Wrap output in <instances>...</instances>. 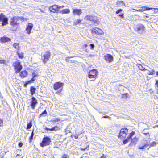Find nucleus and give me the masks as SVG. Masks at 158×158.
I'll list each match as a JSON object with an SVG mask.
<instances>
[{
    "label": "nucleus",
    "instance_id": "7ed1b4c3",
    "mask_svg": "<svg viewBox=\"0 0 158 158\" xmlns=\"http://www.w3.org/2000/svg\"><path fill=\"white\" fill-rule=\"evenodd\" d=\"M64 84L60 81L56 82L54 84L53 88L55 90L59 91L56 92V94H60V92L63 89V86Z\"/></svg>",
    "mask_w": 158,
    "mask_h": 158
},
{
    "label": "nucleus",
    "instance_id": "f3484780",
    "mask_svg": "<svg viewBox=\"0 0 158 158\" xmlns=\"http://www.w3.org/2000/svg\"><path fill=\"white\" fill-rule=\"evenodd\" d=\"M145 27L142 24H139L138 25L135 29V30L137 32H139L141 31L142 32L144 31Z\"/></svg>",
    "mask_w": 158,
    "mask_h": 158
},
{
    "label": "nucleus",
    "instance_id": "bf43d9fd",
    "mask_svg": "<svg viewBox=\"0 0 158 158\" xmlns=\"http://www.w3.org/2000/svg\"><path fill=\"white\" fill-rule=\"evenodd\" d=\"M34 130H33L32 132V133H31V136H32L33 137V136H34Z\"/></svg>",
    "mask_w": 158,
    "mask_h": 158
},
{
    "label": "nucleus",
    "instance_id": "3c124183",
    "mask_svg": "<svg viewBox=\"0 0 158 158\" xmlns=\"http://www.w3.org/2000/svg\"><path fill=\"white\" fill-rule=\"evenodd\" d=\"M100 158H107V157L104 154H103Z\"/></svg>",
    "mask_w": 158,
    "mask_h": 158
},
{
    "label": "nucleus",
    "instance_id": "e2e57ef3",
    "mask_svg": "<svg viewBox=\"0 0 158 158\" xmlns=\"http://www.w3.org/2000/svg\"><path fill=\"white\" fill-rule=\"evenodd\" d=\"M156 75L158 76V71L156 72Z\"/></svg>",
    "mask_w": 158,
    "mask_h": 158
},
{
    "label": "nucleus",
    "instance_id": "aec40b11",
    "mask_svg": "<svg viewBox=\"0 0 158 158\" xmlns=\"http://www.w3.org/2000/svg\"><path fill=\"white\" fill-rule=\"evenodd\" d=\"M60 128L58 127L57 126H56L53 127L52 128H48L47 127H45L44 128V129L46 131H56L59 130H60Z\"/></svg>",
    "mask_w": 158,
    "mask_h": 158
},
{
    "label": "nucleus",
    "instance_id": "cd10ccee",
    "mask_svg": "<svg viewBox=\"0 0 158 158\" xmlns=\"http://www.w3.org/2000/svg\"><path fill=\"white\" fill-rule=\"evenodd\" d=\"M81 22V20L80 19H77L73 23V25H77L79 24H81L82 23Z\"/></svg>",
    "mask_w": 158,
    "mask_h": 158
},
{
    "label": "nucleus",
    "instance_id": "bb28decb",
    "mask_svg": "<svg viewBox=\"0 0 158 158\" xmlns=\"http://www.w3.org/2000/svg\"><path fill=\"white\" fill-rule=\"evenodd\" d=\"M13 46L15 48L18 50H19L20 49V47L19 43H14L13 44Z\"/></svg>",
    "mask_w": 158,
    "mask_h": 158
},
{
    "label": "nucleus",
    "instance_id": "ea45409f",
    "mask_svg": "<svg viewBox=\"0 0 158 158\" xmlns=\"http://www.w3.org/2000/svg\"><path fill=\"white\" fill-rule=\"evenodd\" d=\"M3 125V122L2 119L0 118V126L2 127Z\"/></svg>",
    "mask_w": 158,
    "mask_h": 158
},
{
    "label": "nucleus",
    "instance_id": "a878e982",
    "mask_svg": "<svg viewBox=\"0 0 158 158\" xmlns=\"http://www.w3.org/2000/svg\"><path fill=\"white\" fill-rule=\"evenodd\" d=\"M135 131H132L127 136V138H128L130 140H131L132 139V137L135 134Z\"/></svg>",
    "mask_w": 158,
    "mask_h": 158
},
{
    "label": "nucleus",
    "instance_id": "37998d69",
    "mask_svg": "<svg viewBox=\"0 0 158 158\" xmlns=\"http://www.w3.org/2000/svg\"><path fill=\"white\" fill-rule=\"evenodd\" d=\"M62 158H69V157L67 154H64L62 156Z\"/></svg>",
    "mask_w": 158,
    "mask_h": 158
},
{
    "label": "nucleus",
    "instance_id": "680f3d73",
    "mask_svg": "<svg viewBox=\"0 0 158 158\" xmlns=\"http://www.w3.org/2000/svg\"><path fill=\"white\" fill-rule=\"evenodd\" d=\"M148 15H144V18H148Z\"/></svg>",
    "mask_w": 158,
    "mask_h": 158
},
{
    "label": "nucleus",
    "instance_id": "79ce46f5",
    "mask_svg": "<svg viewBox=\"0 0 158 158\" xmlns=\"http://www.w3.org/2000/svg\"><path fill=\"white\" fill-rule=\"evenodd\" d=\"M89 148V145H88L86 148H81V150L82 151H84L85 150L87 149V150H88Z\"/></svg>",
    "mask_w": 158,
    "mask_h": 158
},
{
    "label": "nucleus",
    "instance_id": "49530a36",
    "mask_svg": "<svg viewBox=\"0 0 158 158\" xmlns=\"http://www.w3.org/2000/svg\"><path fill=\"white\" fill-rule=\"evenodd\" d=\"M118 15H119V16H120L121 18H124L123 13H121V14H119Z\"/></svg>",
    "mask_w": 158,
    "mask_h": 158
},
{
    "label": "nucleus",
    "instance_id": "c756f323",
    "mask_svg": "<svg viewBox=\"0 0 158 158\" xmlns=\"http://www.w3.org/2000/svg\"><path fill=\"white\" fill-rule=\"evenodd\" d=\"M153 9V8H149V7H147V6L142 7V8H141L142 10H143L142 12L146 10H152Z\"/></svg>",
    "mask_w": 158,
    "mask_h": 158
},
{
    "label": "nucleus",
    "instance_id": "f704fd0d",
    "mask_svg": "<svg viewBox=\"0 0 158 158\" xmlns=\"http://www.w3.org/2000/svg\"><path fill=\"white\" fill-rule=\"evenodd\" d=\"M155 87L157 90V94H158V79L155 80Z\"/></svg>",
    "mask_w": 158,
    "mask_h": 158
},
{
    "label": "nucleus",
    "instance_id": "2eb2a0df",
    "mask_svg": "<svg viewBox=\"0 0 158 158\" xmlns=\"http://www.w3.org/2000/svg\"><path fill=\"white\" fill-rule=\"evenodd\" d=\"M19 73V76L21 79H23L27 77L28 75V72L26 70L21 71Z\"/></svg>",
    "mask_w": 158,
    "mask_h": 158
},
{
    "label": "nucleus",
    "instance_id": "13d9d810",
    "mask_svg": "<svg viewBox=\"0 0 158 158\" xmlns=\"http://www.w3.org/2000/svg\"><path fill=\"white\" fill-rule=\"evenodd\" d=\"M143 134H144L145 135H147V136L148 135V136H149V133L148 132H147V133H143Z\"/></svg>",
    "mask_w": 158,
    "mask_h": 158
},
{
    "label": "nucleus",
    "instance_id": "603ef678",
    "mask_svg": "<svg viewBox=\"0 0 158 158\" xmlns=\"http://www.w3.org/2000/svg\"><path fill=\"white\" fill-rule=\"evenodd\" d=\"M3 14H1L0 15V22L2 20V16H3Z\"/></svg>",
    "mask_w": 158,
    "mask_h": 158
},
{
    "label": "nucleus",
    "instance_id": "423d86ee",
    "mask_svg": "<svg viewBox=\"0 0 158 158\" xmlns=\"http://www.w3.org/2000/svg\"><path fill=\"white\" fill-rule=\"evenodd\" d=\"M20 18L22 20L24 19V18L23 17H20L19 16H14L11 17L10 19V25L13 26L18 25L19 23L18 22V21Z\"/></svg>",
    "mask_w": 158,
    "mask_h": 158
},
{
    "label": "nucleus",
    "instance_id": "052dcab7",
    "mask_svg": "<svg viewBox=\"0 0 158 158\" xmlns=\"http://www.w3.org/2000/svg\"><path fill=\"white\" fill-rule=\"evenodd\" d=\"M27 83H28V84H29V83H31L32 82L30 80H29V81H27Z\"/></svg>",
    "mask_w": 158,
    "mask_h": 158
},
{
    "label": "nucleus",
    "instance_id": "ddd939ff",
    "mask_svg": "<svg viewBox=\"0 0 158 158\" xmlns=\"http://www.w3.org/2000/svg\"><path fill=\"white\" fill-rule=\"evenodd\" d=\"M33 27V24L31 23H28L27 26L25 29L27 33L28 34H30L31 32V31Z\"/></svg>",
    "mask_w": 158,
    "mask_h": 158
},
{
    "label": "nucleus",
    "instance_id": "1a4fd4ad",
    "mask_svg": "<svg viewBox=\"0 0 158 158\" xmlns=\"http://www.w3.org/2000/svg\"><path fill=\"white\" fill-rule=\"evenodd\" d=\"M98 72L96 69H93L91 70L89 72L88 77L89 78H96L98 75Z\"/></svg>",
    "mask_w": 158,
    "mask_h": 158
},
{
    "label": "nucleus",
    "instance_id": "f03ea898",
    "mask_svg": "<svg viewBox=\"0 0 158 158\" xmlns=\"http://www.w3.org/2000/svg\"><path fill=\"white\" fill-rule=\"evenodd\" d=\"M84 19L86 20L90 21L94 25H98L100 23L99 20L97 17L95 16L87 15L85 17Z\"/></svg>",
    "mask_w": 158,
    "mask_h": 158
},
{
    "label": "nucleus",
    "instance_id": "9b49d317",
    "mask_svg": "<svg viewBox=\"0 0 158 158\" xmlns=\"http://www.w3.org/2000/svg\"><path fill=\"white\" fill-rule=\"evenodd\" d=\"M104 57L105 60L108 63H110L113 61V57L110 54H106L104 56Z\"/></svg>",
    "mask_w": 158,
    "mask_h": 158
},
{
    "label": "nucleus",
    "instance_id": "393cba45",
    "mask_svg": "<svg viewBox=\"0 0 158 158\" xmlns=\"http://www.w3.org/2000/svg\"><path fill=\"white\" fill-rule=\"evenodd\" d=\"M137 67L141 71H145L146 69L144 68L143 65L140 64H137Z\"/></svg>",
    "mask_w": 158,
    "mask_h": 158
},
{
    "label": "nucleus",
    "instance_id": "c9c22d12",
    "mask_svg": "<svg viewBox=\"0 0 158 158\" xmlns=\"http://www.w3.org/2000/svg\"><path fill=\"white\" fill-rule=\"evenodd\" d=\"M130 140V139H129L127 137L126 139L123 141V144H127V143H128V142Z\"/></svg>",
    "mask_w": 158,
    "mask_h": 158
},
{
    "label": "nucleus",
    "instance_id": "4d7b16f0",
    "mask_svg": "<svg viewBox=\"0 0 158 158\" xmlns=\"http://www.w3.org/2000/svg\"><path fill=\"white\" fill-rule=\"evenodd\" d=\"M35 78H33V77H32V78L31 79V80H30L32 82H33L35 80V79H34Z\"/></svg>",
    "mask_w": 158,
    "mask_h": 158
},
{
    "label": "nucleus",
    "instance_id": "338daca9",
    "mask_svg": "<svg viewBox=\"0 0 158 158\" xmlns=\"http://www.w3.org/2000/svg\"><path fill=\"white\" fill-rule=\"evenodd\" d=\"M120 2H121V3H122V2H123V1H120Z\"/></svg>",
    "mask_w": 158,
    "mask_h": 158
},
{
    "label": "nucleus",
    "instance_id": "58836bf2",
    "mask_svg": "<svg viewBox=\"0 0 158 158\" xmlns=\"http://www.w3.org/2000/svg\"><path fill=\"white\" fill-rule=\"evenodd\" d=\"M32 77L33 78H35V77H37L38 75L37 74H36L34 72H33L32 73Z\"/></svg>",
    "mask_w": 158,
    "mask_h": 158
},
{
    "label": "nucleus",
    "instance_id": "20e7f679",
    "mask_svg": "<svg viewBox=\"0 0 158 158\" xmlns=\"http://www.w3.org/2000/svg\"><path fill=\"white\" fill-rule=\"evenodd\" d=\"M51 142V139L49 137H44L42 139V142L40 143V146L42 147L50 145Z\"/></svg>",
    "mask_w": 158,
    "mask_h": 158
},
{
    "label": "nucleus",
    "instance_id": "c03bdc74",
    "mask_svg": "<svg viewBox=\"0 0 158 158\" xmlns=\"http://www.w3.org/2000/svg\"><path fill=\"white\" fill-rule=\"evenodd\" d=\"M33 136H30V138H29V142L30 143H31L32 140H33Z\"/></svg>",
    "mask_w": 158,
    "mask_h": 158
},
{
    "label": "nucleus",
    "instance_id": "e433bc0d",
    "mask_svg": "<svg viewBox=\"0 0 158 158\" xmlns=\"http://www.w3.org/2000/svg\"><path fill=\"white\" fill-rule=\"evenodd\" d=\"M0 64H4L6 65H7L6 61L4 60H0Z\"/></svg>",
    "mask_w": 158,
    "mask_h": 158
},
{
    "label": "nucleus",
    "instance_id": "6e6552de",
    "mask_svg": "<svg viewBox=\"0 0 158 158\" xmlns=\"http://www.w3.org/2000/svg\"><path fill=\"white\" fill-rule=\"evenodd\" d=\"M92 34L97 35H103L104 33L103 31L101 29L98 27H94L90 30Z\"/></svg>",
    "mask_w": 158,
    "mask_h": 158
},
{
    "label": "nucleus",
    "instance_id": "473e14b6",
    "mask_svg": "<svg viewBox=\"0 0 158 158\" xmlns=\"http://www.w3.org/2000/svg\"><path fill=\"white\" fill-rule=\"evenodd\" d=\"M60 121V119L59 118H56L54 120H51L50 121L52 122L53 124H55L56 122Z\"/></svg>",
    "mask_w": 158,
    "mask_h": 158
},
{
    "label": "nucleus",
    "instance_id": "6e6d98bb",
    "mask_svg": "<svg viewBox=\"0 0 158 158\" xmlns=\"http://www.w3.org/2000/svg\"><path fill=\"white\" fill-rule=\"evenodd\" d=\"M64 6L63 5L61 6H58L59 10L61 8H64Z\"/></svg>",
    "mask_w": 158,
    "mask_h": 158
},
{
    "label": "nucleus",
    "instance_id": "4be33fe9",
    "mask_svg": "<svg viewBox=\"0 0 158 158\" xmlns=\"http://www.w3.org/2000/svg\"><path fill=\"white\" fill-rule=\"evenodd\" d=\"M59 12L62 14H68L70 12V10L69 9H64L61 10Z\"/></svg>",
    "mask_w": 158,
    "mask_h": 158
},
{
    "label": "nucleus",
    "instance_id": "2f4dec72",
    "mask_svg": "<svg viewBox=\"0 0 158 158\" xmlns=\"http://www.w3.org/2000/svg\"><path fill=\"white\" fill-rule=\"evenodd\" d=\"M157 144V143L155 142H153L152 143H150L149 145V146H148V147L147 148L148 150H149V148L151 147H153L155 146L156 144Z\"/></svg>",
    "mask_w": 158,
    "mask_h": 158
},
{
    "label": "nucleus",
    "instance_id": "f8f14e48",
    "mask_svg": "<svg viewBox=\"0 0 158 158\" xmlns=\"http://www.w3.org/2000/svg\"><path fill=\"white\" fill-rule=\"evenodd\" d=\"M37 103L38 102L36 99L34 97H32L31 98L30 102V106H31V108L32 109H34Z\"/></svg>",
    "mask_w": 158,
    "mask_h": 158
},
{
    "label": "nucleus",
    "instance_id": "864d4df0",
    "mask_svg": "<svg viewBox=\"0 0 158 158\" xmlns=\"http://www.w3.org/2000/svg\"><path fill=\"white\" fill-rule=\"evenodd\" d=\"M28 83H27V81L25 82L24 84V86L25 87H26L27 86V85L28 84Z\"/></svg>",
    "mask_w": 158,
    "mask_h": 158
},
{
    "label": "nucleus",
    "instance_id": "4c0bfd02",
    "mask_svg": "<svg viewBox=\"0 0 158 158\" xmlns=\"http://www.w3.org/2000/svg\"><path fill=\"white\" fill-rule=\"evenodd\" d=\"M131 142L133 143L134 142H137L138 140V138L135 136L133 139H132L131 140Z\"/></svg>",
    "mask_w": 158,
    "mask_h": 158
},
{
    "label": "nucleus",
    "instance_id": "a18cd8bd",
    "mask_svg": "<svg viewBox=\"0 0 158 158\" xmlns=\"http://www.w3.org/2000/svg\"><path fill=\"white\" fill-rule=\"evenodd\" d=\"M90 49L92 50H93L94 47V45L93 44H90Z\"/></svg>",
    "mask_w": 158,
    "mask_h": 158
},
{
    "label": "nucleus",
    "instance_id": "f257e3e1",
    "mask_svg": "<svg viewBox=\"0 0 158 158\" xmlns=\"http://www.w3.org/2000/svg\"><path fill=\"white\" fill-rule=\"evenodd\" d=\"M12 66L16 74L19 73L23 69V66L21 62L19 60L15 61L13 62Z\"/></svg>",
    "mask_w": 158,
    "mask_h": 158
},
{
    "label": "nucleus",
    "instance_id": "0e129e2a",
    "mask_svg": "<svg viewBox=\"0 0 158 158\" xmlns=\"http://www.w3.org/2000/svg\"><path fill=\"white\" fill-rule=\"evenodd\" d=\"M85 52H87V53H88V52H89V51H88L87 50V49H86V50H85Z\"/></svg>",
    "mask_w": 158,
    "mask_h": 158
},
{
    "label": "nucleus",
    "instance_id": "7c9ffc66",
    "mask_svg": "<svg viewBox=\"0 0 158 158\" xmlns=\"http://www.w3.org/2000/svg\"><path fill=\"white\" fill-rule=\"evenodd\" d=\"M47 114V112L46 110H45L44 111H43L39 115V118H40L42 117L44 115H44V116H46Z\"/></svg>",
    "mask_w": 158,
    "mask_h": 158
},
{
    "label": "nucleus",
    "instance_id": "5701e85b",
    "mask_svg": "<svg viewBox=\"0 0 158 158\" xmlns=\"http://www.w3.org/2000/svg\"><path fill=\"white\" fill-rule=\"evenodd\" d=\"M30 91L31 95L34 94L36 91V88L33 86H31L30 87Z\"/></svg>",
    "mask_w": 158,
    "mask_h": 158
},
{
    "label": "nucleus",
    "instance_id": "dca6fc26",
    "mask_svg": "<svg viewBox=\"0 0 158 158\" xmlns=\"http://www.w3.org/2000/svg\"><path fill=\"white\" fill-rule=\"evenodd\" d=\"M82 10L81 9H74L72 11L73 14L74 15L80 16L82 13Z\"/></svg>",
    "mask_w": 158,
    "mask_h": 158
},
{
    "label": "nucleus",
    "instance_id": "a19ab883",
    "mask_svg": "<svg viewBox=\"0 0 158 158\" xmlns=\"http://www.w3.org/2000/svg\"><path fill=\"white\" fill-rule=\"evenodd\" d=\"M122 11V9H118L117 10H116L115 12V13L116 14H118L120 12H121Z\"/></svg>",
    "mask_w": 158,
    "mask_h": 158
},
{
    "label": "nucleus",
    "instance_id": "a211bd4d",
    "mask_svg": "<svg viewBox=\"0 0 158 158\" xmlns=\"http://www.w3.org/2000/svg\"><path fill=\"white\" fill-rule=\"evenodd\" d=\"M3 16H2V26H3L6 25L8 24V18L5 16V15H3Z\"/></svg>",
    "mask_w": 158,
    "mask_h": 158
},
{
    "label": "nucleus",
    "instance_id": "de8ad7c7",
    "mask_svg": "<svg viewBox=\"0 0 158 158\" xmlns=\"http://www.w3.org/2000/svg\"><path fill=\"white\" fill-rule=\"evenodd\" d=\"M133 10H134L135 11H139V12H142V10L141 9H138V10H137V9H133Z\"/></svg>",
    "mask_w": 158,
    "mask_h": 158
},
{
    "label": "nucleus",
    "instance_id": "72a5a7b5",
    "mask_svg": "<svg viewBox=\"0 0 158 158\" xmlns=\"http://www.w3.org/2000/svg\"><path fill=\"white\" fill-rule=\"evenodd\" d=\"M32 126V121H31L27 125V129H29L31 128Z\"/></svg>",
    "mask_w": 158,
    "mask_h": 158
},
{
    "label": "nucleus",
    "instance_id": "412c9836",
    "mask_svg": "<svg viewBox=\"0 0 158 158\" xmlns=\"http://www.w3.org/2000/svg\"><path fill=\"white\" fill-rule=\"evenodd\" d=\"M17 55L19 59H22L24 57V53L23 52H20L17 51L16 52Z\"/></svg>",
    "mask_w": 158,
    "mask_h": 158
},
{
    "label": "nucleus",
    "instance_id": "9d476101",
    "mask_svg": "<svg viewBox=\"0 0 158 158\" xmlns=\"http://www.w3.org/2000/svg\"><path fill=\"white\" fill-rule=\"evenodd\" d=\"M49 10L50 12L53 13H58L59 10L58 8V6L56 4H54L49 7Z\"/></svg>",
    "mask_w": 158,
    "mask_h": 158
},
{
    "label": "nucleus",
    "instance_id": "5fc2aeb1",
    "mask_svg": "<svg viewBox=\"0 0 158 158\" xmlns=\"http://www.w3.org/2000/svg\"><path fill=\"white\" fill-rule=\"evenodd\" d=\"M88 46L87 44H84L83 45V47L84 48H86Z\"/></svg>",
    "mask_w": 158,
    "mask_h": 158
},
{
    "label": "nucleus",
    "instance_id": "69168bd1",
    "mask_svg": "<svg viewBox=\"0 0 158 158\" xmlns=\"http://www.w3.org/2000/svg\"><path fill=\"white\" fill-rule=\"evenodd\" d=\"M20 154H18L16 156H19Z\"/></svg>",
    "mask_w": 158,
    "mask_h": 158
},
{
    "label": "nucleus",
    "instance_id": "6ab92c4d",
    "mask_svg": "<svg viewBox=\"0 0 158 158\" xmlns=\"http://www.w3.org/2000/svg\"><path fill=\"white\" fill-rule=\"evenodd\" d=\"M145 71H146V73H145V75H153L155 73V70L152 69H150V70L146 69Z\"/></svg>",
    "mask_w": 158,
    "mask_h": 158
},
{
    "label": "nucleus",
    "instance_id": "09e8293b",
    "mask_svg": "<svg viewBox=\"0 0 158 158\" xmlns=\"http://www.w3.org/2000/svg\"><path fill=\"white\" fill-rule=\"evenodd\" d=\"M23 145V143L20 142V143H19V144H18V146L19 147H22Z\"/></svg>",
    "mask_w": 158,
    "mask_h": 158
},
{
    "label": "nucleus",
    "instance_id": "774afa93",
    "mask_svg": "<svg viewBox=\"0 0 158 158\" xmlns=\"http://www.w3.org/2000/svg\"><path fill=\"white\" fill-rule=\"evenodd\" d=\"M156 127H158V125H156Z\"/></svg>",
    "mask_w": 158,
    "mask_h": 158
},
{
    "label": "nucleus",
    "instance_id": "8fccbe9b",
    "mask_svg": "<svg viewBox=\"0 0 158 158\" xmlns=\"http://www.w3.org/2000/svg\"><path fill=\"white\" fill-rule=\"evenodd\" d=\"M102 118H110V117H109L107 115H106V116H103L102 117Z\"/></svg>",
    "mask_w": 158,
    "mask_h": 158
},
{
    "label": "nucleus",
    "instance_id": "39448f33",
    "mask_svg": "<svg viewBox=\"0 0 158 158\" xmlns=\"http://www.w3.org/2000/svg\"><path fill=\"white\" fill-rule=\"evenodd\" d=\"M128 132V129L125 127L122 128L120 130L118 136L120 139H124L126 136Z\"/></svg>",
    "mask_w": 158,
    "mask_h": 158
},
{
    "label": "nucleus",
    "instance_id": "4468645a",
    "mask_svg": "<svg viewBox=\"0 0 158 158\" xmlns=\"http://www.w3.org/2000/svg\"><path fill=\"white\" fill-rule=\"evenodd\" d=\"M11 41V39L7 36H4L0 38V42L3 43L10 42Z\"/></svg>",
    "mask_w": 158,
    "mask_h": 158
},
{
    "label": "nucleus",
    "instance_id": "c85d7f7f",
    "mask_svg": "<svg viewBox=\"0 0 158 158\" xmlns=\"http://www.w3.org/2000/svg\"><path fill=\"white\" fill-rule=\"evenodd\" d=\"M128 97H129V96L127 93H126L125 94H122L121 97L122 98L124 99H127Z\"/></svg>",
    "mask_w": 158,
    "mask_h": 158
},
{
    "label": "nucleus",
    "instance_id": "b1692460",
    "mask_svg": "<svg viewBox=\"0 0 158 158\" xmlns=\"http://www.w3.org/2000/svg\"><path fill=\"white\" fill-rule=\"evenodd\" d=\"M149 146V144L148 143H146L142 146L139 145L138 146V148L140 149H145L146 148H148Z\"/></svg>",
    "mask_w": 158,
    "mask_h": 158
},
{
    "label": "nucleus",
    "instance_id": "0eeeda50",
    "mask_svg": "<svg viewBox=\"0 0 158 158\" xmlns=\"http://www.w3.org/2000/svg\"><path fill=\"white\" fill-rule=\"evenodd\" d=\"M51 56L50 52L48 51H46L45 53L42 56L41 60L44 64H46L50 59Z\"/></svg>",
    "mask_w": 158,
    "mask_h": 158
}]
</instances>
